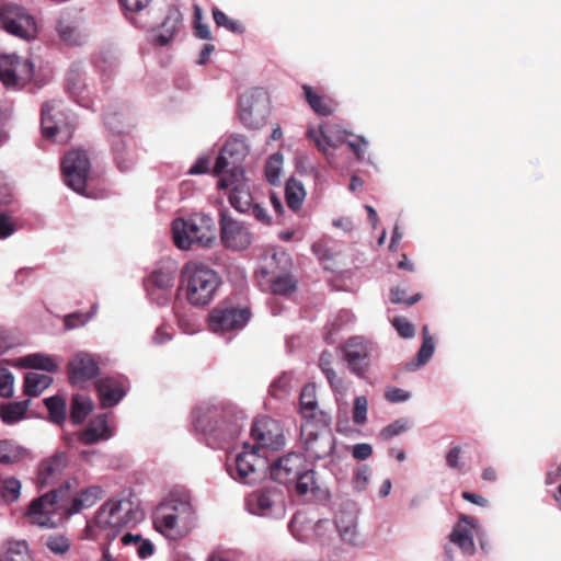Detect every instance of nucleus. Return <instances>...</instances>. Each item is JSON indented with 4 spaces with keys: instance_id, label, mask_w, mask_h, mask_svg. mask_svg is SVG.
Masks as SVG:
<instances>
[{
    "instance_id": "nucleus-1",
    "label": "nucleus",
    "mask_w": 561,
    "mask_h": 561,
    "mask_svg": "<svg viewBox=\"0 0 561 561\" xmlns=\"http://www.w3.org/2000/svg\"><path fill=\"white\" fill-rule=\"evenodd\" d=\"M144 513L135 508L128 500H108L95 513L87 531L92 540L113 541L126 527L139 523Z\"/></svg>"
},
{
    "instance_id": "nucleus-2",
    "label": "nucleus",
    "mask_w": 561,
    "mask_h": 561,
    "mask_svg": "<svg viewBox=\"0 0 561 561\" xmlns=\"http://www.w3.org/2000/svg\"><path fill=\"white\" fill-rule=\"evenodd\" d=\"M221 284L220 276L208 265L190 261L181 271V286L193 306L208 305Z\"/></svg>"
},
{
    "instance_id": "nucleus-3",
    "label": "nucleus",
    "mask_w": 561,
    "mask_h": 561,
    "mask_svg": "<svg viewBox=\"0 0 561 561\" xmlns=\"http://www.w3.org/2000/svg\"><path fill=\"white\" fill-rule=\"evenodd\" d=\"M194 414L196 430L226 443L236 438L242 427V417L230 407L208 405L197 409Z\"/></svg>"
},
{
    "instance_id": "nucleus-4",
    "label": "nucleus",
    "mask_w": 561,
    "mask_h": 561,
    "mask_svg": "<svg viewBox=\"0 0 561 561\" xmlns=\"http://www.w3.org/2000/svg\"><path fill=\"white\" fill-rule=\"evenodd\" d=\"M172 232L174 243L181 250H188L194 243L209 247L215 240L213 220L202 214L193 215L188 219L176 218L172 222Z\"/></svg>"
},
{
    "instance_id": "nucleus-5",
    "label": "nucleus",
    "mask_w": 561,
    "mask_h": 561,
    "mask_svg": "<svg viewBox=\"0 0 561 561\" xmlns=\"http://www.w3.org/2000/svg\"><path fill=\"white\" fill-rule=\"evenodd\" d=\"M61 172L65 183L75 192L87 197H100L103 194L91 190L93 176L90 172V159L84 150L71 149L62 158Z\"/></svg>"
},
{
    "instance_id": "nucleus-6",
    "label": "nucleus",
    "mask_w": 561,
    "mask_h": 561,
    "mask_svg": "<svg viewBox=\"0 0 561 561\" xmlns=\"http://www.w3.org/2000/svg\"><path fill=\"white\" fill-rule=\"evenodd\" d=\"M321 421L307 420L301 424L300 438L307 456L313 460L324 459L332 455L335 448V438L329 426V421L320 412Z\"/></svg>"
},
{
    "instance_id": "nucleus-7",
    "label": "nucleus",
    "mask_w": 561,
    "mask_h": 561,
    "mask_svg": "<svg viewBox=\"0 0 561 561\" xmlns=\"http://www.w3.org/2000/svg\"><path fill=\"white\" fill-rule=\"evenodd\" d=\"M69 486L51 490L34 500L27 506L24 513L26 520L38 527L55 528V519L61 507L60 501L68 492Z\"/></svg>"
},
{
    "instance_id": "nucleus-8",
    "label": "nucleus",
    "mask_w": 561,
    "mask_h": 561,
    "mask_svg": "<svg viewBox=\"0 0 561 561\" xmlns=\"http://www.w3.org/2000/svg\"><path fill=\"white\" fill-rule=\"evenodd\" d=\"M270 113V99L262 88H254L244 92L239 99V116L242 123L250 128L262 126Z\"/></svg>"
},
{
    "instance_id": "nucleus-9",
    "label": "nucleus",
    "mask_w": 561,
    "mask_h": 561,
    "mask_svg": "<svg viewBox=\"0 0 561 561\" xmlns=\"http://www.w3.org/2000/svg\"><path fill=\"white\" fill-rule=\"evenodd\" d=\"M342 358L352 374L365 378L374 356L371 342L360 336L350 337L340 346Z\"/></svg>"
},
{
    "instance_id": "nucleus-10",
    "label": "nucleus",
    "mask_w": 561,
    "mask_h": 561,
    "mask_svg": "<svg viewBox=\"0 0 561 561\" xmlns=\"http://www.w3.org/2000/svg\"><path fill=\"white\" fill-rule=\"evenodd\" d=\"M234 467L236 474L231 472L234 479L242 483L254 484L265 477L268 462L257 449L249 443H244L243 450L236 457Z\"/></svg>"
},
{
    "instance_id": "nucleus-11",
    "label": "nucleus",
    "mask_w": 561,
    "mask_h": 561,
    "mask_svg": "<svg viewBox=\"0 0 561 561\" xmlns=\"http://www.w3.org/2000/svg\"><path fill=\"white\" fill-rule=\"evenodd\" d=\"M0 22L8 33L22 39L30 41L37 34L35 18L25 8L14 3L2 5Z\"/></svg>"
},
{
    "instance_id": "nucleus-12",
    "label": "nucleus",
    "mask_w": 561,
    "mask_h": 561,
    "mask_svg": "<svg viewBox=\"0 0 561 561\" xmlns=\"http://www.w3.org/2000/svg\"><path fill=\"white\" fill-rule=\"evenodd\" d=\"M232 162V168L221 175L217 186L219 190L230 188L229 203L239 213H248L253 204V196L244 181L243 170Z\"/></svg>"
},
{
    "instance_id": "nucleus-13",
    "label": "nucleus",
    "mask_w": 561,
    "mask_h": 561,
    "mask_svg": "<svg viewBox=\"0 0 561 561\" xmlns=\"http://www.w3.org/2000/svg\"><path fill=\"white\" fill-rule=\"evenodd\" d=\"M34 66L28 58L16 55L0 57V80L7 87L21 88L31 81Z\"/></svg>"
},
{
    "instance_id": "nucleus-14",
    "label": "nucleus",
    "mask_w": 561,
    "mask_h": 561,
    "mask_svg": "<svg viewBox=\"0 0 561 561\" xmlns=\"http://www.w3.org/2000/svg\"><path fill=\"white\" fill-rule=\"evenodd\" d=\"M250 316L248 308L218 306L209 313L208 327L215 333L240 330L247 324Z\"/></svg>"
},
{
    "instance_id": "nucleus-15",
    "label": "nucleus",
    "mask_w": 561,
    "mask_h": 561,
    "mask_svg": "<svg viewBox=\"0 0 561 561\" xmlns=\"http://www.w3.org/2000/svg\"><path fill=\"white\" fill-rule=\"evenodd\" d=\"M176 268L174 265H163L154 268L148 277L144 279V286L148 296L159 305H164L174 286Z\"/></svg>"
},
{
    "instance_id": "nucleus-16",
    "label": "nucleus",
    "mask_w": 561,
    "mask_h": 561,
    "mask_svg": "<svg viewBox=\"0 0 561 561\" xmlns=\"http://www.w3.org/2000/svg\"><path fill=\"white\" fill-rule=\"evenodd\" d=\"M220 233L224 245L233 251L247 249L252 234L243 222L234 220L227 211H220Z\"/></svg>"
},
{
    "instance_id": "nucleus-17",
    "label": "nucleus",
    "mask_w": 561,
    "mask_h": 561,
    "mask_svg": "<svg viewBox=\"0 0 561 561\" xmlns=\"http://www.w3.org/2000/svg\"><path fill=\"white\" fill-rule=\"evenodd\" d=\"M251 437L255 442L252 446L259 451L264 448L278 449L284 444V436L278 424L267 416L256 419L253 422Z\"/></svg>"
},
{
    "instance_id": "nucleus-18",
    "label": "nucleus",
    "mask_w": 561,
    "mask_h": 561,
    "mask_svg": "<svg viewBox=\"0 0 561 561\" xmlns=\"http://www.w3.org/2000/svg\"><path fill=\"white\" fill-rule=\"evenodd\" d=\"M306 458L301 454L288 453L268 465L271 479L280 484L293 483L306 467Z\"/></svg>"
},
{
    "instance_id": "nucleus-19",
    "label": "nucleus",
    "mask_w": 561,
    "mask_h": 561,
    "mask_svg": "<svg viewBox=\"0 0 561 561\" xmlns=\"http://www.w3.org/2000/svg\"><path fill=\"white\" fill-rule=\"evenodd\" d=\"M55 30L59 39L68 46H81L88 35L83 28V20L75 12H64L56 21Z\"/></svg>"
},
{
    "instance_id": "nucleus-20",
    "label": "nucleus",
    "mask_w": 561,
    "mask_h": 561,
    "mask_svg": "<svg viewBox=\"0 0 561 561\" xmlns=\"http://www.w3.org/2000/svg\"><path fill=\"white\" fill-rule=\"evenodd\" d=\"M55 110L51 104H44L42 108V133L46 139H53L59 144H66L70 140L73 133V127L67 123L59 124L53 116L51 112Z\"/></svg>"
},
{
    "instance_id": "nucleus-21",
    "label": "nucleus",
    "mask_w": 561,
    "mask_h": 561,
    "mask_svg": "<svg viewBox=\"0 0 561 561\" xmlns=\"http://www.w3.org/2000/svg\"><path fill=\"white\" fill-rule=\"evenodd\" d=\"M95 359L87 353H78L68 364L69 381L72 385H83L99 375Z\"/></svg>"
},
{
    "instance_id": "nucleus-22",
    "label": "nucleus",
    "mask_w": 561,
    "mask_h": 561,
    "mask_svg": "<svg viewBox=\"0 0 561 561\" xmlns=\"http://www.w3.org/2000/svg\"><path fill=\"white\" fill-rule=\"evenodd\" d=\"M69 459L65 451H57L44 459L38 468L37 482L41 486L55 483L68 466Z\"/></svg>"
},
{
    "instance_id": "nucleus-23",
    "label": "nucleus",
    "mask_w": 561,
    "mask_h": 561,
    "mask_svg": "<svg viewBox=\"0 0 561 561\" xmlns=\"http://www.w3.org/2000/svg\"><path fill=\"white\" fill-rule=\"evenodd\" d=\"M153 525L158 531L165 536L182 535L191 526L188 522H180L176 515H172L168 505L159 504L153 512Z\"/></svg>"
},
{
    "instance_id": "nucleus-24",
    "label": "nucleus",
    "mask_w": 561,
    "mask_h": 561,
    "mask_svg": "<svg viewBox=\"0 0 561 561\" xmlns=\"http://www.w3.org/2000/svg\"><path fill=\"white\" fill-rule=\"evenodd\" d=\"M95 388L102 408L116 405L125 396L123 385L115 378H102L95 382Z\"/></svg>"
},
{
    "instance_id": "nucleus-25",
    "label": "nucleus",
    "mask_w": 561,
    "mask_h": 561,
    "mask_svg": "<svg viewBox=\"0 0 561 561\" xmlns=\"http://www.w3.org/2000/svg\"><path fill=\"white\" fill-rule=\"evenodd\" d=\"M301 89L305 101L317 115L327 117L335 112L337 102L332 98L320 94L308 84H302Z\"/></svg>"
},
{
    "instance_id": "nucleus-26",
    "label": "nucleus",
    "mask_w": 561,
    "mask_h": 561,
    "mask_svg": "<svg viewBox=\"0 0 561 561\" xmlns=\"http://www.w3.org/2000/svg\"><path fill=\"white\" fill-rule=\"evenodd\" d=\"M462 523L467 525L474 526V519L465 514L459 515V523L456 524L449 535V540L458 546L465 553H473L474 551V541L472 537V533L462 525Z\"/></svg>"
},
{
    "instance_id": "nucleus-27",
    "label": "nucleus",
    "mask_w": 561,
    "mask_h": 561,
    "mask_svg": "<svg viewBox=\"0 0 561 561\" xmlns=\"http://www.w3.org/2000/svg\"><path fill=\"white\" fill-rule=\"evenodd\" d=\"M113 153L117 168L121 171L130 170L136 161V146L131 139L116 137L113 142Z\"/></svg>"
},
{
    "instance_id": "nucleus-28",
    "label": "nucleus",
    "mask_w": 561,
    "mask_h": 561,
    "mask_svg": "<svg viewBox=\"0 0 561 561\" xmlns=\"http://www.w3.org/2000/svg\"><path fill=\"white\" fill-rule=\"evenodd\" d=\"M111 437V430L105 415H99L91 420L80 433L79 440L84 445H92Z\"/></svg>"
},
{
    "instance_id": "nucleus-29",
    "label": "nucleus",
    "mask_w": 561,
    "mask_h": 561,
    "mask_svg": "<svg viewBox=\"0 0 561 561\" xmlns=\"http://www.w3.org/2000/svg\"><path fill=\"white\" fill-rule=\"evenodd\" d=\"M335 525L344 542L352 546L358 543L357 517L354 512L340 511L335 516Z\"/></svg>"
},
{
    "instance_id": "nucleus-30",
    "label": "nucleus",
    "mask_w": 561,
    "mask_h": 561,
    "mask_svg": "<svg viewBox=\"0 0 561 561\" xmlns=\"http://www.w3.org/2000/svg\"><path fill=\"white\" fill-rule=\"evenodd\" d=\"M103 495V489L99 485H91L79 491L71 501L68 514H77L82 510L93 506Z\"/></svg>"
},
{
    "instance_id": "nucleus-31",
    "label": "nucleus",
    "mask_w": 561,
    "mask_h": 561,
    "mask_svg": "<svg viewBox=\"0 0 561 561\" xmlns=\"http://www.w3.org/2000/svg\"><path fill=\"white\" fill-rule=\"evenodd\" d=\"M243 156L244 154V145L242 141L237 139L228 140L222 149L220 154L218 156L213 172L215 175H224L228 171L226 169L231 164L229 158H233V156Z\"/></svg>"
},
{
    "instance_id": "nucleus-32",
    "label": "nucleus",
    "mask_w": 561,
    "mask_h": 561,
    "mask_svg": "<svg viewBox=\"0 0 561 561\" xmlns=\"http://www.w3.org/2000/svg\"><path fill=\"white\" fill-rule=\"evenodd\" d=\"M275 490H262L257 492H253L247 499V506L250 513L267 516L271 513L273 506V494Z\"/></svg>"
},
{
    "instance_id": "nucleus-33",
    "label": "nucleus",
    "mask_w": 561,
    "mask_h": 561,
    "mask_svg": "<svg viewBox=\"0 0 561 561\" xmlns=\"http://www.w3.org/2000/svg\"><path fill=\"white\" fill-rule=\"evenodd\" d=\"M300 411L305 421H314L318 412L317 388L314 383L306 385L299 397Z\"/></svg>"
},
{
    "instance_id": "nucleus-34",
    "label": "nucleus",
    "mask_w": 561,
    "mask_h": 561,
    "mask_svg": "<svg viewBox=\"0 0 561 561\" xmlns=\"http://www.w3.org/2000/svg\"><path fill=\"white\" fill-rule=\"evenodd\" d=\"M31 401L8 402L0 405V417L5 424H14L23 420L30 408Z\"/></svg>"
},
{
    "instance_id": "nucleus-35",
    "label": "nucleus",
    "mask_w": 561,
    "mask_h": 561,
    "mask_svg": "<svg viewBox=\"0 0 561 561\" xmlns=\"http://www.w3.org/2000/svg\"><path fill=\"white\" fill-rule=\"evenodd\" d=\"M161 505H168L172 515H176L180 522L193 523L194 520V508L188 497H170L169 500L161 503Z\"/></svg>"
},
{
    "instance_id": "nucleus-36",
    "label": "nucleus",
    "mask_w": 561,
    "mask_h": 561,
    "mask_svg": "<svg viewBox=\"0 0 561 561\" xmlns=\"http://www.w3.org/2000/svg\"><path fill=\"white\" fill-rule=\"evenodd\" d=\"M18 366L23 368L41 369L48 373H54L58 368L55 359L51 356L39 353L19 358Z\"/></svg>"
},
{
    "instance_id": "nucleus-37",
    "label": "nucleus",
    "mask_w": 561,
    "mask_h": 561,
    "mask_svg": "<svg viewBox=\"0 0 561 561\" xmlns=\"http://www.w3.org/2000/svg\"><path fill=\"white\" fill-rule=\"evenodd\" d=\"M53 382V378L48 375L38 373H27L24 377V392L30 397L39 396Z\"/></svg>"
},
{
    "instance_id": "nucleus-38",
    "label": "nucleus",
    "mask_w": 561,
    "mask_h": 561,
    "mask_svg": "<svg viewBox=\"0 0 561 561\" xmlns=\"http://www.w3.org/2000/svg\"><path fill=\"white\" fill-rule=\"evenodd\" d=\"M93 409L92 400L84 394L72 397L70 407V420L73 424H81Z\"/></svg>"
},
{
    "instance_id": "nucleus-39",
    "label": "nucleus",
    "mask_w": 561,
    "mask_h": 561,
    "mask_svg": "<svg viewBox=\"0 0 561 561\" xmlns=\"http://www.w3.org/2000/svg\"><path fill=\"white\" fill-rule=\"evenodd\" d=\"M306 197V191L298 180L290 178L285 187V198L287 206L297 211L300 209Z\"/></svg>"
},
{
    "instance_id": "nucleus-40",
    "label": "nucleus",
    "mask_w": 561,
    "mask_h": 561,
    "mask_svg": "<svg viewBox=\"0 0 561 561\" xmlns=\"http://www.w3.org/2000/svg\"><path fill=\"white\" fill-rule=\"evenodd\" d=\"M45 407L49 413V420L58 425H61L67 417V403L61 396H53L44 399Z\"/></svg>"
},
{
    "instance_id": "nucleus-41",
    "label": "nucleus",
    "mask_w": 561,
    "mask_h": 561,
    "mask_svg": "<svg viewBox=\"0 0 561 561\" xmlns=\"http://www.w3.org/2000/svg\"><path fill=\"white\" fill-rule=\"evenodd\" d=\"M181 25L179 13L169 14L162 23V32L156 37L154 42L158 46L168 45Z\"/></svg>"
},
{
    "instance_id": "nucleus-42",
    "label": "nucleus",
    "mask_w": 561,
    "mask_h": 561,
    "mask_svg": "<svg viewBox=\"0 0 561 561\" xmlns=\"http://www.w3.org/2000/svg\"><path fill=\"white\" fill-rule=\"evenodd\" d=\"M1 561H32L25 541H9L1 557Z\"/></svg>"
},
{
    "instance_id": "nucleus-43",
    "label": "nucleus",
    "mask_w": 561,
    "mask_h": 561,
    "mask_svg": "<svg viewBox=\"0 0 561 561\" xmlns=\"http://www.w3.org/2000/svg\"><path fill=\"white\" fill-rule=\"evenodd\" d=\"M21 482L14 477L0 479V497L5 503L18 501L21 494Z\"/></svg>"
},
{
    "instance_id": "nucleus-44",
    "label": "nucleus",
    "mask_w": 561,
    "mask_h": 561,
    "mask_svg": "<svg viewBox=\"0 0 561 561\" xmlns=\"http://www.w3.org/2000/svg\"><path fill=\"white\" fill-rule=\"evenodd\" d=\"M24 450L9 440H0V463L10 465L23 458Z\"/></svg>"
},
{
    "instance_id": "nucleus-45",
    "label": "nucleus",
    "mask_w": 561,
    "mask_h": 561,
    "mask_svg": "<svg viewBox=\"0 0 561 561\" xmlns=\"http://www.w3.org/2000/svg\"><path fill=\"white\" fill-rule=\"evenodd\" d=\"M306 136L323 154H328V148L337 147V144L334 142L329 136H327L321 127L318 129L308 128Z\"/></svg>"
},
{
    "instance_id": "nucleus-46",
    "label": "nucleus",
    "mask_w": 561,
    "mask_h": 561,
    "mask_svg": "<svg viewBox=\"0 0 561 561\" xmlns=\"http://www.w3.org/2000/svg\"><path fill=\"white\" fill-rule=\"evenodd\" d=\"M213 19L218 27H225L234 34H242L244 32V25L236 20H231L225 12L218 8L211 10Z\"/></svg>"
},
{
    "instance_id": "nucleus-47",
    "label": "nucleus",
    "mask_w": 561,
    "mask_h": 561,
    "mask_svg": "<svg viewBox=\"0 0 561 561\" xmlns=\"http://www.w3.org/2000/svg\"><path fill=\"white\" fill-rule=\"evenodd\" d=\"M270 287L273 294L287 295L295 291L296 280L288 274L274 276L270 279Z\"/></svg>"
},
{
    "instance_id": "nucleus-48",
    "label": "nucleus",
    "mask_w": 561,
    "mask_h": 561,
    "mask_svg": "<svg viewBox=\"0 0 561 561\" xmlns=\"http://www.w3.org/2000/svg\"><path fill=\"white\" fill-rule=\"evenodd\" d=\"M295 482V490L299 495H306L316 489L314 471L311 468L306 467L301 471V474L297 477Z\"/></svg>"
},
{
    "instance_id": "nucleus-49",
    "label": "nucleus",
    "mask_w": 561,
    "mask_h": 561,
    "mask_svg": "<svg viewBox=\"0 0 561 561\" xmlns=\"http://www.w3.org/2000/svg\"><path fill=\"white\" fill-rule=\"evenodd\" d=\"M351 136V133L347 130L340 131L337 135V141L340 144H346L353 153L356 156L358 160H360L364 156V148L367 147V140L362 136H355L354 139L348 140L347 137Z\"/></svg>"
},
{
    "instance_id": "nucleus-50",
    "label": "nucleus",
    "mask_w": 561,
    "mask_h": 561,
    "mask_svg": "<svg viewBox=\"0 0 561 561\" xmlns=\"http://www.w3.org/2000/svg\"><path fill=\"white\" fill-rule=\"evenodd\" d=\"M283 165V156L280 153L272 154L265 164V176L268 183L275 185L280 175Z\"/></svg>"
},
{
    "instance_id": "nucleus-51",
    "label": "nucleus",
    "mask_w": 561,
    "mask_h": 561,
    "mask_svg": "<svg viewBox=\"0 0 561 561\" xmlns=\"http://www.w3.org/2000/svg\"><path fill=\"white\" fill-rule=\"evenodd\" d=\"M203 20V11L198 4L194 5L193 12V27L194 34L196 37L201 39H213L211 33L209 31V26L202 22Z\"/></svg>"
},
{
    "instance_id": "nucleus-52",
    "label": "nucleus",
    "mask_w": 561,
    "mask_h": 561,
    "mask_svg": "<svg viewBox=\"0 0 561 561\" xmlns=\"http://www.w3.org/2000/svg\"><path fill=\"white\" fill-rule=\"evenodd\" d=\"M434 348L435 346L433 339H426L425 341H422L421 347L415 357V362L409 364V366H412V369H415L425 365L433 356Z\"/></svg>"
},
{
    "instance_id": "nucleus-53",
    "label": "nucleus",
    "mask_w": 561,
    "mask_h": 561,
    "mask_svg": "<svg viewBox=\"0 0 561 561\" xmlns=\"http://www.w3.org/2000/svg\"><path fill=\"white\" fill-rule=\"evenodd\" d=\"M94 311L73 312L64 317V325L66 330H73L87 324L93 317Z\"/></svg>"
},
{
    "instance_id": "nucleus-54",
    "label": "nucleus",
    "mask_w": 561,
    "mask_h": 561,
    "mask_svg": "<svg viewBox=\"0 0 561 561\" xmlns=\"http://www.w3.org/2000/svg\"><path fill=\"white\" fill-rule=\"evenodd\" d=\"M410 427L407 419H399L391 424L383 427L380 432V437L385 440L390 439L401 433L405 432Z\"/></svg>"
},
{
    "instance_id": "nucleus-55",
    "label": "nucleus",
    "mask_w": 561,
    "mask_h": 561,
    "mask_svg": "<svg viewBox=\"0 0 561 561\" xmlns=\"http://www.w3.org/2000/svg\"><path fill=\"white\" fill-rule=\"evenodd\" d=\"M46 546L55 554H65L70 548V542L62 535H54L48 537Z\"/></svg>"
},
{
    "instance_id": "nucleus-56",
    "label": "nucleus",
    "mask_w": 561,
    "mask_h": 561,
    "mask_svg": "<svg viewBox=\"0 0 561 561\" xmlns=\"http://www.w3.org/2000/svg\"><path fill=\"white\" fill-rule=\"evenodd\" d=\"M322 374L325 376L330 388L335 393H344L347 389V385L342 376H340L334 368L325 369V371H322Z\"/></svg>"
},
{
    "instance_id": "nucleus-57",
    "label": "nucleus",
    "mask_w": 561,
    "mask_h": 561,
    "mask_svg": "<svg viewBox=\"0 0 561 561\" xmlns=\"http://www.w3.org/2000/svg\"><path fill=\"white\" fill-rule=\"evenodd\" d=\"M14 377L7 368H0V397L11 398L13 396Z\"/></svg>"
},
{
    "instance_id": "nucleus-58",
    "label": "nucleus",
    "mask_w": 561,
    "mask_h": 561,
    "mask_svg": "<svg viewBox=\"0 0 561 561\" xmlns=\"http://www.w3.org/2000/svg\"><path fill=\"white\" fill-rule=\"evenodd\" d=\"M392 325L403 339L413 337L415 334L414 325L404 317H394L391 321Z\"/></svg>"
},
{
    "instance_id": "nucleus-59",
    "label": "nucleus",
    "mask_w": 561,
    "mask_h": 561,
    "mask_svg": "<svg viewBox=\"0 0 561 561\" xmlns=\"http://www.w3.org/2000/svg\"><path fill=\"white\" fill-rule=\"evenodd\" d=\"M367 399L364 396L357 397L354 401L353 421L356 424H363L366 421Z\"/></svg>"
},
{
    "instance_id": "nucleus-60",
    "label": "nucleus",
    "mask_w": 561,
    "mask_h": 561,
    "mask_svg": "<svg viewBox=\"0 0 561 561\" xmlns=\"http://www.w3.org/2000/svg\"><path fill=\"white\" fill-rule=\"evenodd\" d=\"M390 299L393 304H407V305H414L421 299L420 294H415L411 296L410 298H405V291L401 288H393L390 293Z\"/></svg>"
},
{
    "instance_id": "nucleus-61",
    "label": "nucleus",
    "mask_w": 561,
    "mask_h": 561,
    "mask_svg": "<svg viewBox=\"0 0 561 561\" xmlns=\"http://www.w3.org/2000/svg\"><path fill=\"white\" fill-rule=\"evenodd\" d=\"M15 221L5 213H0V239H5L15 231Z\"/></svg>"
},
{
    "instance_id": "nucleus-62",
    "label": "nucleus",
    "mask_w": 561,
    "mask_h": 561,
    "mask_svg": "<svg viewBox=\"0 0 561 561\" xmlns=\"http://www.w3.org/2000/svg\"><path fill=\"white\" fill-rule=\"evenodd\" d=\"M410 392L396 387H389L385 391L386 400L392 403L407 401L410 399Z\"/></svg>"
},
{
    "instance_id": "nucleus-63",
    "label": "nucleus",
    "mask_w": 561,
    "mask_h": 561,
    "mask_svg": "<svg viewBox=\"0 0 561 561\" xmlns=\"http://www.w3.org/2000/svg\"><path fill=\"white\" fill-rule=\"evenodd\" d=\"M460 454H461L460 446H455L449 449V451L446 455V463L449 468L458 469V470L462 468V465L459 461Z\"/></svg>"
},
{
    "instance_id": "nucleus-64",
    "label": "nucleus",
    "mask_w": 561,
    "mask_h": 561,
    "mask_svg": "<svg viewBox=\"0 0 561 561\" xmlns=\"http://www.w3.org/2000/svg\"><path fill=\"white\" fill-rule=\"evenodd\" d=\"M352 455L357 460H365L373 455V447L369 444H356L353 447Z\"/></svg>"
}]
</instances>
